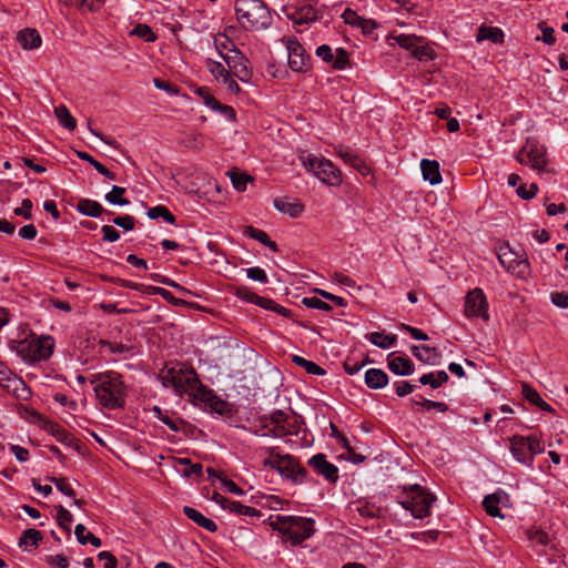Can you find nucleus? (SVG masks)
<instances>
[{
  "instance_id": "1",
  "label": "nucleus",
  "mask_w": 568,
  "mask_h": 568,
  "mask_svg": "<svg viewBox=\"0 0 568 568\" xmlns=\"http://www.w3.org/2000/svg\"><path fill=\"white\" fill-rule=\"evenodd\" d=\"M159 377L164 387H172L179 395L187 394L196 400L209 404L215 410H220L219 406L224 405L213 390L201 383L196 372L184 363L166 365L161 369Z\"/></svg>"
},
{
  "instance_id": "2",
  "label": "nucleus",
  "mask_w": 568,
  "mask_h": 568,
  "mask_svg": "<svg viewBox=\"0 0 568 568\" xmlns=\"http://www.w3.org/2000/svg\"><path fill=\"white\" fill-rule=\"evenodd\" d=\"M90 383L99 403L108 408H121L125 404V390L121 376L115 372L93 374Z\"/></svg>"
},
{
  "instance_id": "3",
  "label": "nucleus",
  "mask_w": 568,
  "mask_h": 568,
  "mask_svg": "<svg viewBox=\"0 0 568 568\" xmlns=\"http://www.w3.org/2000/svg\"><path fill=\"white\" fill-rule=\"evenodd\" d=\"M235 12L239 22L245 29L263 30L272 23L270 9L262 0H237Z\"/></svg>"
},
{
  "instance_id": "4",
  "label": "nucleus",
  "mask_w": 568,
  "mask_h": 568,
  "mask_svg": "<svg viewBox=\"0 0 568 568\" xmlns=\"http://www.w3.org/2000/svg\"><path fill=\"white\" fill-rule=\"evenodd\" d=\"M397 490H399V494L396 495L397 503L410 511L415 518H425L430 515V507L435 501V496L420 485L398 486Z\"/></svg>"
},
{
  "instance_id": "5",
  "label": "nucleus",
  "mask_w": 568,
  "mask_h": 568,
  "mask_svg": "<svg viewBox=\"0 0 568 568\" xmlns=\"http://www.w3.org/2000/svg\"><path fill=\"white\" fill-rule=\"evenodd\" d=\"M303 166L329 186H338L343 182L342 172L332 161L310 153L300 155Z\"/></svg>"
},
{
  "instance_id": "6",
  "label": "nucleus",
  "mask_w": 568,
  "mask_h": 568,
  "mask_svg": "<svg viewBox=\"0 0 568 568\" xmlns=\"http://www.w3.org/2000/svg\"><path fill=\"white\" fill-rule=\"evenodd\" d=\"M54 348V339L49 335L31 336L18 343L16 351L24 361L38 362L48 359Z\"/></svg>"
},
{
  "instance_id": "7",
  "label": "nucleus",
  "mask_w": 568,
  "mask_h": 568,
  "mask_svg": "<svg viewBox=\"0 0 568 568\" xmlns=\"http://www.w3.org/2000/svg\"><path fill=\"white\" fill-rule=\"evenodd\" d=\"M268 420V424L265 423L262 428L268 429V426L272 425L273 428L267 433H262V436L272 435L274 437H284L287 435H297L301 425L302 417L296 414H288L284 410L277 409L271 413L268 417L265 418Z\"/></svg>"
},
{
  "instance_id": "8",
  "label": "nucleus",
  "mask_w": 568,
  "mask_h": 568,
  "mask_svg": "<svg viewBox=\"0 0 568 568\" xmlns=\"http://www.w3.org/2000/svg\"><path fill=\"white\" fill-rule=\"evenodd\" d=\"M520 164L528 165L538 173L547 172L548 158L545 145L535 139H527L515 156Z\"/></svg>"
},
{
  "instance_id": "9",
  "label": "nucleus",
  "mask_w": 568,
  "mask_h": 568,
  "mask_svg": "<svg viewBox=\"0 0 568 568\" xmlns=\"http://www.w3.org/2000/svg\"><path fill=\"white\" fill-rule=\"evenodd\" d=\"M510 452L515 459L521 464L530 466L534 457L544 450L539 438L535 435L521 436L515 435L509 438Z\"/></svg>"
},
{
  "instance_id": "10",
  "label": "nucleus",
  "mask_w": 568,
  "mask_h": 568,
  "mask_svg": "<svg viewBox=\"0 0 568 568\" xmlns=\"http://www.w3.org/2000/svg\"><path fill=\"white\" fill-rule=\"evenodd\" d=\"M394 39L400 48L410 51L415 59L419 61H428L434 59V51L423 37L400 33L395 36Z\"/></svg>"
},
{
  "instance_id": "11",
  "label": "nucleus",
  "mask_w": 568,
  "mask_h": 568,
  "mask_svg": "<svg viewBox=\"0 0 568 568\" xmlns=\"http://www.w3.org/2000/svg\"><path fill=\"white\" fill-rule=\"evenodd\" d=\"M498 261L508 273L519 278H525L529 273L528 261L520 258L509 246L500 247Z\"/></svg>"
},
{
  "instance_id": "12",
  "label": "nucleus",
  "mask_w": 568,
  "mask_h": 568,
  "mask_svg": "<svg viewBox=\"0 0 568 568\" xmlns=\"http://www.w3.org/2000/svg\"><path fill=\"white\" fill-rule=\"evenodd\" d=\"M314 534V520L311 518L294 516L290 527L286 528L285 540L293 546L300 545Z\"/></svg>"
},
{
  "instance_id": "13",
  "label": "nucleus",
  "mask_w": 568,
  "mask_h": 568,
  "mask_svg": "<svg viewBox=\"0 0 568 568\" xmlns=\"http://www.w3.org/2000/svg\"><path fill=\"white\" fill-rule=\"evenodd\" d=\"M465 315L468 318L480 317L484 321L489 320L488 302L480 288H474L466 295Z\"/></svg>"
},
{
  "instance_id": "14",
  "label": "nucleus",
  "mask_w": 568,
  "mask_h": 568,
  "mask_svg": "<svg viewBox=\"0 0 568 568\" xmlns=\"http://www.w3.org/2000/svg\"><path fill=\"white\" fill-rule=\"evenodd\" d=\"M287 51L288 65L294 72H304L307 70L308 55L304 48L294 37L283 38Z\"/></svg>"
},
{
  "instance_id": "15",
  "label": "nucleus",
  "mask_w": 568,
  "mask_h": 568,
  "mask_svg": "<svg viewBox=\"0 0 568 568\" xmlns=\"http://www.w3.org/2000/svg\"><path fill=\"white\" fill-rule=\"evenodd\" d=\"M276 471L298 484L303 483L307 476V470L288 454L280 458V465Z\"/></svg>"
},
{
  "instance_id": "16",
  "label": "nucleus",
  "mask_w": 568,
  "mask_h": 568,
  "mask_svg": "<svg viewBox=\"0 0 568 568\" xmlns=\"http://www.w3.org/2000/svg\"><path fill=\"white\" fill-rule=\"evenodd\" d=\"M313 470L326 480L335 483L338 479V468L329 463L324 454H316L308 459Z\"/></svg>"
},
{
  "instance_id": "17",
  "label": "nucleus",
  "mask_w": 568,
  "mask_h": 568,
  "mask_svg": "<svg viewBox=\"0 0 568 568\" xmlns=\"http://www.w3.org/2000/svg\"><path fill=\"white\" fill-rule=\"evenodd\" d=\"M410 351L413 355L424 364L437 365L440 363L442 354L436 347L413 345Z\"/></svg>"
},
{
  "instance_id": "18",
  "label": "nucleus",
  "mask_w": 568,
  "mask_h": 568,
  "mask_svg": "<svg viewBox=\"0 0 568 568\" xmlns=\"http://www.w3.org/2000/svg\"><path fill=\"white\" fill-rule=\"evenodd\" d=\"M292 20L296 24L314 22L322 18V13L318 9L312 4L305 3L298 7L295 12L291 16Z\"/></svg>"
},
{
  "instance_id": "19",
  "label": "nucleus",
  "mask_w": 568,
  "mask_h": 568,
  "mask_svg": "<svg viewBox=\"0 0 568 568\" xmlns=\"http://www.w3.org/2000/svg\"><path fill=\"white\" fill-rule=\"evenodd\" d=\"M388 367L394 374L399 376H408L414 373V364L409 358L402 356L393 357V354L388 355Z\"/></svg>"
},
{
  "instance_id": "20",
  "label": "nucleus",
  "mask_w": 568,
  "mask_h": 568,
  "mask_svg": "<svg viewBox=\"0 0 568 568\" xmlns=\"http://www.w3.org/2000/svg\"><path fill=\"white\" fill-rule=\"evenodd\" d=\"M184 515L194 521L197 526L202 527L203 529L215 532L217 530V525L210 518H206L202 513L196 510L193 507L184 506L183 508Z\"/></svg>"
},
{
  "instance_id": "21",
  "label": "nucleus",
  "mask_w": 568,
  "mask_h": 568,
  "mask_svg": "<svg viewBox=\"0 0 568 568\" xmlns=\"http://www.w3.org/2000/svg\"><path fill=\"white\" fill-rule=\"evenodd\" d=\"M420 169L424 180L428 181L432 185H436L442 182L439 163L437 161L423 159L420 162Z\"/></svg>"
},
{
  "instance_id": "22",
  "label": "nucleus",
  "mask_w": 568,
  "mask_h": 568,
  "mask_svg": "<svg viewBox=\"0 0 568 568\" xmlns=\"http://www.w3.org/2000/svg\"><path fill=\"white\" fill-rule=\"evenodd\" d=\"M75 209L79 213L90 217H100L104 212L109 213L98 201L90 199H80Z\"/></svg>"
},
{
  "instance_id": "23",
  "label": "nucleus",
  "mask_w": 568,
  "mask_h": 568,
  "mask_svg": "<svg viewBox=\"0 0 568 568\" xmlns=\"http://www.w3.org/2000/svg\"><path fill=\"white\" fill-rule=\"evenodd\" d=\"M17 40L24 50H33L41 45L42 40L39 32L36 29L21 30Z\"/></svg>"
},
{
  "instance_id": "24",
  "label": "nucleus",
  "mask_w": 568,
  "mask_h": 568,
  "mask_svg": "<svg viewBox=\"0 0 568 568\" xmlns=\"http://www.w3.org/2000/svg\"><path fill=\"white\" fill-rule=\"evenodd\" d=\"M338 154L347 164L357 170L362 175L366 176L371 174V168L357 154L349 150H341Z\"/></svg>"
},
{
  "instance_id": "25",
  "label": "nucleus",
  "mask_w": 568,
  "mask_h": 568,
  "mask_svg": "<svg viewBox=\"0 0 568 568\" xmlns=\"http://www.w3.org/2000/svg\"><path fill=\"white\" fill-rule=\"evenodd\" d=\"M521 394L531 405H535L545 412H552L551 406L541 398L540 394L534 387L527 383L521 385Z\"/></svg>"
},
{
  "instance_id": "26",
  "label": "nucleus",
  "mask_w": 568,
  "mask_h": 568,
  "mask_svg": "<svg viewBox=\"0 0 568 568\" xmlns=\"http://www.w3.org/2000/svg\"><path fill=\"white\" fill-rule=\"evenodd\" d=\"M365 383L372 389H379L387 385L388 376L383 369L369 368L365 373Z\"/></svg>"
},
{
  "instance_id": "27",
  "label": "nucleus",
  "mask_w": 568,
  "mask_h": 568,
  "mask_svg": "<svg viewBox=\"0 0 568 568\" xmlns=\"http://www.w3.org/2000/svg\"><path fill=\"white\" fill-rule=\"evenodd\" d=\"M48 430L57 438V440H59L60 443L69 446V447H72V448H78L79 447V443L78 440L74 438V436L69 433L67 429H64L62 426L55 424V423H51L49 426H48Z\"/></svg>"
},
{
  "instance_id": "28",
  "label": "nucleus",
  "mask_w": 568,
  "mask_h": 568,
  "mask_svg": "<svg viewBox=\"0 0 568 568\" xmlns=\"http://www.w3.org/2000/svg\"><path fill=\"white\" fill-rule=\"evenodd\" d=\"M366 338L375 346L382 349H388L393 347L397 342L395 334H386L383 332H373L366 336Z\"/></svg>"
},
{
  "instance_id": "29",
  "label": "nucleus",
  "mask_w": 568,
  "mask_h": 568,
  "mask_svg": "<svg viewBox=\"0 0 568 568\" xmlns=\"http://www.w3.org/2000/svg\"><path fill=\"white\" fill-rule=\"evenodd\" d=\"M274 207L291 217H298L303 211L304 205L301 202H287L285 199L278 197L274 200Z\"/></svg>"
},
{
  "instance_id": "30",
  "label": "nucleus",
  "mask_w": 568,
  "mask_h": 568,
  "mask_svg": "<svg viewBox=\"0 0 568 568\" xmlns=\"http://www.w3.org/2000/svg\"><path fill=\"white\" fill-rule=\"evenodd\" d=\"M504 33L499 28L481 26L478 29L476 40L481 42L484 40H490L494 43L503 42Z\"/></svg>"
},
{
  "instance_id": "31",
  "label": "nucleus",
  "mask_w": 568,
  "mask_h": 568,
  "mask_svg": "<svg viewBox=\"0 0 568 568\" xmlns=\"http://www.w3.org/2000/svg\"><path fill=\"white\" fill-rule=\"evenodd\" d=\"M125 192V187L113 185L111 191L104 195V200L112 205L126 206L130 204V201L123 196Z\"/></svg>"
},
{
  "instance_id": "32",
  "label": "nucleus",
  "mask_w": 568,
  "mask_h": 568,
  "mask_svg": "<svg viewBox=\"0 0 568 568\" xmlns=\"http://www.w3.org/2000/svg\"><path fill=\"white\" fill-rule=\"evenodd\" d=\"M448 374L445 371H438L436 373H428L420 376L419 382L423 385H429L436 389L448 381Z\"/></svg>"
},
{
  "instance_id": "33",
  "label": "nucleus",
  "mask_w": 568,
  "mask_h": 568,
  "mask_svg": "<svg viewBox=\"0 0 568 568\" xmlns=\"http://www.w3.org/2000/svg\"><path fill=\"white\" fill-rule=\"evenodd\" d=\"M54 113L57 115V119L59 121V123L68 129V130H73L77 125V121L72 116V114L70 113V111L68 110V108L65 105H59L54 109Z\"/></svg>"
},
{
  "instance_id": "34",
  "label": "nucleus",
  "mask_w": 568,
  "mask_h": 568,
  "mask_svg": "<svg viewBox=\"0 0 568 568\" xmlns=\"http://www.w3.org/2000/svg\"><path fill=\"white\" fill-rule=\"evenodd\" d=\"M292 361L296 365L303 367L308 374L323 376L326 373L325 369L322 368L320 365H317L316 363L308 361L302 356L294 355L292 357Z\"/></svg>"
},
{
  "instance_id": "35",
  "label": "nucleus",
  "mask_w": 568,
  "mask_h": 568,
  "mask_svg": "<svg viewBox=\"0 0 568 568\" xmlns=\"http://www.w3.org/2000/svg\"><path fill=\"white\" fill-rule=\"evenodd\" d=\"M42 540V534L41 531L29 528L23 531L22 536L20 537L19 545L23 547L32 546L37 547L39 542Z\"/></svg>"
},
{
  "instance_id": "36",
  "label": "nucleus",
  "mask_w": 568,
  "mask_h": 568,
  "mask_svg": "<svg viewBox=\"0 0 568 568\" xmlns=\"http://www.w3.org/2000/svg\"><path fill=\"white\" fill-rule=\"evenodd\" d=\"M146 214H148L149 219H151V220H156V219L162 217L165 222H168L170 224L175 223V216L163 205H156V206L149 209Z\"/></svg>"
},
{
  "instance_id": "37",
  "label": "nucleus",
  "mask_w": 568,
  "mask_h": 568,
  "mask_svg": "<svg viewBox=\"0 0 568 568\" xmlns=\"http://www.w3.org/2000/svg\"><path fill=\"white\" fill-rule=\"evenodd\" d=\"M227 510L230 513L236 514L239 516H258L260 511L253 507L245 506L240 501L231 500L227 506Z\"/></svg>"
},
{
  "instance_id": "38",
  "label": "nucleus",
  "mask_w": 568,
  "mask_h": 568,
  "mask_svg": "<svg viewBox=\"0 0 568 568\" xmlns=\"http://www.w3.org/2000/svg\"><path fill=\"white\" fill-rule=\"evenodd\" d=\"M100 351L103 353L110 354H125L130 352V347L124 345L123 343L109 342L101 339L99 342Z\"/></svg>"
},
{
  "instance_id": "39",
  "label": "nucleus",
  "mask_w": 568,
  "mask_h": 568,
  "mask_svg": "<svg viewBox=\"0 0 568 568\" xmlns=\"http://www.w3.org/2000/svg\"><path fill=\"white\" fill-rule=\"evenodd\" d=\"M331 63L336 70H345L349 65L348 52L344 48H338Z\"/></svg>"
},
{
  "instance_id": "40",
  "label": "nucleus",
  "mask_w": 568,
  "mask_h": 568,
  "mask_svg": "<svg viewBox=\"0 0 568 568\" xmlns=\"http://www.w3.org/2000/svg\"><path fill=\"white\" fill-rule=\"evenodd\" d=\"M132 36H136L144 40L145 42H152L156 39L154 32L148 24H136L130 32Z\"/></svg>"
},
{
  "instance_id": "41",
  "label": "nucleus",
  "mask_w": 568,
  "mask_h": 568,
  "mask_svg": "<svg viewBox=\"0 0 568 568\" xmlns=\"http://www.w3.org/2000/svg\"><path fill=\"white\" fill-rule=\"evenodd\" d=\"M14 385V390L11 394L12 396L19 400L30 399L32 392L30 387L22 381V378L16 379Z\"/></svg>"
},
{
  "instance_id": "42",
  "label": "nucleus",
  "mask_w": 568,
  "mask_h": 568,
  "mask_svg": "<svg viewBox=\"0 0 568 568\" xmlns=\"http://www.w3.org/2000/svg\"><path fill=\"white\" fill-rule=\"evenodd\" d=\"M57 510H58V515H57V518H58V524L61 528L65 529L67 531H70V526L73 521V517L71 515V513L64 508L62 505H59L57 507Z\"/></svg>"
},
{
  "instance_id": "43",
  "label": "nucleus",
  "mask_w": 568,
  "mask_h": 568,
  "mask_svg": "<svg viewBox=\"0 0 568 568\" xmlns=\"http://www.w3.org/2000/svg\"><path fill=\"white\" fill-rule=\"evenodd\" d=\"M245 62H246V59L242 62H239L237 64H232L231 70H230L242 82H248V80L251 79V75H252V73L247 69Z\"/></svg>"
},
{
  "instance_id": "44",
  "label": "nucleus",
  "mask_w": 568,
  "mask_h": 568,
  "mask_svg": "<svg viewBox=\"0 0 568 568\" xmlns=\"http://www.w3.org/2000/svg\"><path fill=\"white\" fill-rule=\"evenodd\" d=\"M263 450L268 455V458H265L263 460V466L277 470V467L280 465V458L283 455L276 453V447H266L263 448Z\"/></svg>"
},
{
  "instance_id": "45",
  "label": "nucleus",
  "mask_w": 568,
  "mask_h": 568,
  "mask_svg": "<svg viewBox=\"0 0 568 568\" xmlns=\"http://www.w3.org/2000/svg\"><path fill=\"white\" fill-rule=\"evenodd\" d=\"M67 3L83 11H94L100 7L101 0H67Z\"/></svg>"
},
{
  "instance_id": "46",
  "label": "nucleus",
  "mask_w": 568,
  "mask_h": 568,
  "mask_svg": "<svg viewBox=\"0 0 568 568\" xmlns=\"http://www.w3.org/2000/svg\"><path fill=\"white\" fill-rule=\"evenodd\" d=\"M20 377H18L17 375H14L12 372H10L9 369L6 371L4 373H1L0 372V386L6 389L9 394H12V392L14 390V381L16 379H19Z\"/></svg>"
},
{
  "instance_id": "47",
  "label": "nucleus",
  "mask_w": 568,
  "mask_h": 568,
  "mask_svg": "<svg viewBox=\"0 0 568 568\" xmlns=\"http://www.w3.org/2000/svg\"><path fill=\"white\" fill-rule=\"evenodd\" d=\"M230 179L233 186L240 192L245 191L247 182L252 181L248 175L240 172H231Z\"/></svg>"
},
{
  "instance_id": "48",
  "label": "nucleus",
  "mask_w": 568,
  "mask_h": 568,
  "mask_svg": "<svg viewBox=\"0 0 568 568\" xmlns=\"http://www.w3.org/2000/svg\"><path fill=\"white\" fill-rule=\"evenodd\" d=\"M195 92L203 100V103L211 110L219 106V101L210 93L207 88H197Z\"/></svg>"
},
{
  "instance_id": "49",
  "label": "nucleus",
  "mask_w": 568,
  "mask_h": 568,
  "mask_svg": "<svg viewBox=\"0 0 568 568\" xmlns=\"http://www.w3.org/2000/svg\"><path fill=\"white\" fill-rule=\"evenodd\" d=\"M207 68H209V71L212 73V75L216 79V80H221L223 77H226L227 75V72H230L229 70H226L224 68V65L219 62V61H213L211 59L207 60Z\"/></svg>"
},
{
  "instance_id": "50",
  "label": "nucleus",
  "mask_w": 568,
  "mask_h": 568,
  "mask_svg": "<svg viewBox=\"0 0 568 568\" xmlns=\"http://www.w3.org/2000/svg\"><path fill=\"white\" fill-rule=\"evenodd\" d=\"M489 503H498L501 506H507L509 503V496L506 491L498 489L494 494L487 495L485 497V504Z\"/></svg>"
},
{
  "instance_id": "51",
  "label": "nucleus",
  "mask_w": 568,
  "mask_h": 568,
  "mask_svg": "<svg viewBox=\"0 0 568 568\" xmlns=\"http://www.w3.org/2000/svg\"><path fill=\"white\" fill-rule=\"evenodd\" d=\"M293 518L294 516H276L275 520L272 523V526L285 537L286 528L290 527Z\"/></svg>"
},
{
  "instance_id": "52",
  "label": "nucleus",
  "mask_w": 568,
  "mask_h": 568,
  "mask_svg": "<svg viewBox=\"0 0 568 568\" xmlns=\"http://www.w3.org/2000/svg\"><path fill=\"white\" fill-rule=\"evenodd\" d=\"M50 481L65 496L74 497L75 493L65 478L51 477Z\"/></svg>"
},
{
  "instance_id": "53",
  "label": "nucleus",
  "mask_w": 568,
  "mask_h": 568,
  "mask_svg": "<svg viewBox=\"0 0 568 568\" xmlns=\"http://www.w3.org/2000/svg\"><path fill=\"white\" fill-rule=\"evenodd\" d=\"M302 302L305 306L311 307V308H316V310H322V311H331L332 310L329 304H327L326 302H324L321 298L315 297V296L304 297Z\"/></svg>"
},
{
  "instance_id": "54",
  "label": "nucleus",
  "mask_w": 568,
  "mask_h": 568,
  "mask_svg": "<svg viewBox=\"0 0 568 568\" xmlns=\"http://www.w3.org/2000/svg\"><path fill=\"white\" fill-rule=\"evenodd\" d=\"M246 275L250 280L257 281L260 283H267L268 278L265 271L258 266H253L246 270Z\"/></svg>"
},
{
  "instance_id": "55",
  "label": "nucleus",
  "mask_w": 568,
  "mask_h": 568,
  "mask_svg": "<svg viewBox=\"0 0 568 568\" xmlns=\"http://www.w3.org/2000/svg\"><path fill=\"white\" fill-rule=\"evenodd\" d=\"M113 223L125 231H132L135 225V219L132 215H122L114 217Z\"/></svg>"
},
{
  "instance_id": "56",
  "label": "nucleus",
  "mask_w": 568,
  "mask_h": 568,
  "mask_svg": "<svg viewBox=\"0 0 568 568\" xmlns=\"http://www.w3.org/2000/svg\"><path fill=\"white\" fill-rule=\"evenodd\" d=\"M236 296L245 302H250V303H253L255 305L258 304V301H260V295L248 291L246 287H239L236 290Z\"/></svg>"
},
{
  "instance_id": "57",
  "label": "nucleus",
  "mask_w": 568,
  "mask_h": 568,
  "mask_svg": "<svg viewBox=\"0 0 568 568\" xmlns=\"http://www.w3.org/2000/svg\"><path fill=\"white\" fill-rule=\"evenodd\" d=\"M342 18L346 24L358 28L363 17H359L354 10L347 8L342 13Z\"/></svg>"
},
{
  "instance_id": "58",
  "label": "nucleus",
  "mask_w": 568,
  "mask_h": 568,
  "mask_svg": "<svg viewBox=\"0 0 568 568\" xmlns=\"http://www.w3.org/2000/svg\"><path fill=\"white\" fill-rule=\"evenodd\" d=\"M244 234L258 241L262 244H265L266 240L268 239V235L264 231L255 229L251 225L245 227Z\"/></svg>"
},
{
  "instance_id": "59",
  "label": "nucleus",
  "mask_w": 568,
  "mask_h": 568,
  "mask_svg": "<svg viewBox=\"0 0 568 568\" xmlns=\"http://www.w3.org/2000/svg\"><path fill=\"white\" fill-rule=\"evenodd\" d=\"M230 52H232L233 54L221 53V57L223 58V60L227 64L229 70H231V65L232 64H237L239 62H242V61L245 60L243 54L237 49L230 50Z\"/></svg>"
},
{
  "instance_id": "60",
  "label": "nucleus",
  "mask_w": 568,
  "mask_h": 568,
  "mask_svg": "<svg viewBox=\"0 0 568 568\" xmlns=\"http://www.w3.org/2000/svg\"><path fill=\"white\" fill-rule=\"evenodd\" d=\"M394 387H395L397 396H399V397H404V396L413 393L414 388H415L414 385H412L409 382H406V381L395 382Z\"/></svg>"
},
{
  "instance_id": "61",
  "label": "nucleus",
  "mask_w": 568,
  "mask_h": 568,
  "mask_svg": "<svg viewBox=\"0 0 568 568\" xmlns=\"http://www.w3.org/2000/svg\"><path fill=\"white\" fill-rule=\"evenodd\" d=\"M32 202L29 199H24L21 203L20 207L14 210L16 215L23 216L26 220H30L32 217Z\"/></svg>"
},
{
  "instance_id": "62",
  "label": "nucleus",
  "mask_w": 568,
  "mask_h": 568,
  "mask_svg": "<svg viewBox=\"0 0 568 568\" xmlns=\"http://www.w3.org/2000/svg\"><path fill=\"white\" fill-rule=\"evenodd\" d=\"M47 564L52 567L68 568L69 561L64 555H51L47 557Z\"/></svg>"
},
{
  "instance_id": "63",
  "label": "nucleus",
  "mask_w": 568,
  "mask_h": 568,
  "mask_svg": "<svg viewBox=\"0 0 568 568\" xmlns=\"http://www.w3.org/2000/svg\"><path fill=\"white\" fill-rule=\"evenodd\" d=\"M554 305L560 308H568V294L565 292H554L550 295Z\"/></svg>"
},
{
  "instance_id": "64",
  "label": "nucleus",
  "mask_w": 568,
  "mask_h": 568,
  "mask_svg": "<svg viewBox=\"0 0 568 568\" xmlns=\"http://www.w3.org/2000/svg\"><path fill=\"white\" fill-rule=\"evenodd\" d=\"M316 55L321 58L324 62L331 63L334 58V53L332 48L328 44H322L316 49Z\"/></svg>"
}]
</instances>
